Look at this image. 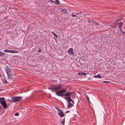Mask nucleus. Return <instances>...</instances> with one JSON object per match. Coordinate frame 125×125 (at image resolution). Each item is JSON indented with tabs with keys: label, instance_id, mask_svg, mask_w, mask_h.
<instances>
[{
	"label": "nucleus",
	"instance_id": "obj_28",
	"mask_svg": "<svg viewBox=\"0 0 125 125\" xmlns=\"http://www.w3.org/2000/svg\"><path fill=\"white\" fill-rule=\"evenodd\" d=\"M88 22L90 23L91 22V21L90 19H88Z\"/></svg>",
	"mask_w": 125,
	"mask_h": 125
},
{
	"label": "nucleus",
	"instance_id": "obj_2",
	"mask_svg": "<svg viewBox=\"0 0 125 125\" xmlns=\"http://www.w3.org/2000/svg\"><path fill=\"white\" fill-rule=\"evenodd\" d=\"M5 70L7 74L8 79L9 78L12 79H13V76L12 73V71L11 69L7 66L5 69Z\"/></svg>",
	"mask_w": 125,
	"mask_h": 125
},
{
	"label": "nucleus",
	"instance_id": "obj_12",
	"mask_svg": "<svg viewBox=\"0 0 125 125\" xmlns=\"http://www.w3.org/2000/svg\"><path fill=\"white\" fill-rule=\"evenodd\" d=\"M61 10L63 13L64 14H66L68 12V11L65 8H64L63 9H62Z\"/></svg>",
	"mask_w": 125,
	"mask_h": 125
},
{
	"label": "nucleus",
	"instance_id": "obj_36",
	"mask_svg": "<svg viewBox=\"0 0 125 125\" xmlns=\"http://www.w3.org/2000/svg\"><path fill=\"white\" fill-rule=\"evenodd\" d=\"M71 102L72 103H73V104H74V102L73 100H72V101H71Z\"/></svg>",
	"mask_w": 125,
	"mask_h": 125
},
{
	"label": "nucleus",
	"instance_id": "obj_38",
	"mask_svg": "<svg viewBox=\"0 0 125 125\" xmlns=\"http://www.w3.org/2000/svg\"><path fill=\"white\" fill-rule=\"evenodd\" d=\"M69 111H66V113H68L69 112Z\"/></svg>",
	"mask_w": 125,
	"mask_h": 125
},
{
	"label": "nucleus",
	"instance_id": "obj_1",
	"mask_svg": "<svg viewBox=\"0 0 125 125\" xmlns=\"http://www.w3.org/2000/svg\"><path fill=\"white\" fill-rule=\"evenodd\" d=\"M65 88L62 87L60 88V90L56 91V94L58 96H61L63 97V96H66L68 95V92H66L67 89V86Z\"/></svg>",
	"mask_w": 125,
	"mask_h": 125
},
{
	"label": "nucleus",
	"instance_id": "obj_30",
	"mask_svg": "<svg viewBox=\"0 0 125 125\" xmlns=\"http://www.w3.org/2000/svg\"><path fill=\"white\" fill-rule=\"evenodd\" d=\"M72 16L73 17H74V16H76L74 14H72Z\"/></svg>",
	"mask_w": 125,
	"mask_h": 125
},
{
	"label": "nucleus",
	"instance_id": "obj_21",
	"mask_svg": "<svg viewBox=\"0 0 125 125\" xmlns=\"http://www.w3.org/2000/svg\"><path fill=\"white\" fill-rule=\"evenodd\" d=\"M56 109L58 111V112H59L60 111H61L62 110L60 109V108H58V107H56Z\"/></svg>",
	"mask_w": 125,
	"mask_h": 125
},
{
	"label": "nucleus",
	"instance_id": "obj_17",
	"mask_svg": "<svg viewBox=\"0 0 125 125\" xmlns=\"http://www.w3.org/2000/svg\"><path fill=\"white\" fill-rule=\"evenodd\" d=\"M55 1L56 2H55V4H56L58 5H59L60 4L59 3H60V1L59 0H56Z\"/></svg>",
	"mask_w": 125,
	"mask_h": 125
},
{
	"label": "nucleus",
	"instance_id": "obj_31",
	"mask_svg": "<svg viewBox=\"0 0 125 125\" xmlns=\"http://www.w3.org/2000/svg\"><path fill=\"white\" fill-rule=\"evenodd\" d=\"M92 22L93 23H94V21H94L93 19H92Z\"/></svg>",
	"mask_w": 125,
	"mask_h": 125
},
{
	"label": "nucleus",
	"instance_id": "obj_37",
	"mask_svg": "<svg viewBox=\"0 0 125 125\" xmlns=\"http://www.w3.org/2000/svg\"><path fill=\"white\" fill-rule=\"evenodd\" d=\"M82 13V12H80L79 13H79V14H80Z\"/></svg>",
	"mask_w": 125,
	"mask_h": 125
},
{
	"label": "nucleus",
	"instance_id": "obj_25",
	"mask_svg": "<svg viewBox=\"0 0 125 125\" xmlns=\"http://www.w3.org/2000/svg\"><path fill=\"white\" fill-rule=\"evenodd\" d=\"M65 123V121L64 120H63L61 122V124H62L63 125H64Z\"/></svg>",
	"mask_w": 125,
	"mask_h": 125
},
{
	"label": "nucleus",
	"instance_id": "obj_13",
	"mask_svg": "<svg viewBox=\"0 0 125 125\" xmlns=\"http://www.w3.org/2000/svg\"><path fill=\"white\" fill-rule=\"evenodd\" d=\"M10 53H18V52L13 50H10Z\"/></svg>",
	"mask_w": 125,
	"mask_h": 125
},
{
	"label": "nucleus",
	"instance_id": "obj_22",
	"mask_svg": "<svg viewBox=\"0 0 125 125\" xmlns=\"http://www.w3.org/2000/svg\"><path fill=\"white\" fill-rule=\"evenodd\" d=\"M86 98L87 99V100H88V102L90 103H91L90 101V100H89V98L88 97V96L87 95H86Z\"/></svg>",
	"mask_w": 125,
	"mask_h": 125
},
{
	"label": "nucleus",
	"instance_id": "obj_6",
	"mask_svg": "<svg viewBox=\"0 0 125 125\" xmlns=\"http://www.w3.org/2000/svg\"><path fill=\"white\" fill-rule=\"evenodd\" d=\"M72 92H68V95H67V96H66V97H64L65 99L68 101V102H70L72 101V100L70 96L72 94Z\"/></svg>",
	"mask_w": 125,
	"mask_h": 125
},
{
	"label": "nucleus",
	"instance_id": "obj_24",
	"mask_svg": "<svg viewBox=\"0 0 125 125\" xmlns=\"http://www.w3.org/2000/svg\"><path fill=\"white\" fill-rule=\"evenodd\" d=\"M94 23H95L96 25H99V23L97 22H96L95 21H94Z\"/></svg>",
	"mask_w": 125,
	"mask_h": 125
},
{
	"label": "nucleus",
	"instance_id": "obj_34",
	"mask_svg": "<svg viewBox=\"0 0 125 125\" xmlns=\"http://www.w3.org/2000/svg\"><path fill=\"white\" fill-rule=\"evenodd\" d=\"M81 74V73H78V74L79 75H80Z\"/></svg>",
	"mask_w": 125,
	"mask_h": 125
},
{
	"label": "nucleus",
	"instance_id": "obj_11",
	"mask_svg": "<svg viewBox=\"0 0 125 125\" xmlns=\"http://www.w3.org/2000/svg\"><path fill=\"white\" fill-rule=\"evenodd\" d=\"M116 23H114L112 24L111 26V27L113 28H115L116 27Z\"/></svg>",
	"mask_w": 125,
	"mask_h": 125
},
{
	"label": "nucleus",
	"instance_id": "obj_23",
	"mask_svg": "<svg viewBox=\"0 0 125 125\" xmlns=\"http://www.w3.org/2000/svg\"><path fill=\"white\" fill-rule=\"evenodd\" d=\"M19 115V113H16L15 114V115L16 116H18Z\"/></svg>",
	"mask_w": 125,
	"mask_h": 125
},
{
	"label": "nucleus",
	"instance_id": "obj_3",
	"mask_svg": "<svg viewBox=\"0 0 125 125\" xmlns=\"http://www.w3.org/2000/svg\"><path fill=\"white\" fill-rule=\"evenodd\" d=\"M62 85L60 84L57 86L56 87V85H55V86L52 85L49 86L48 88L49 89L52 90V92L56 91L57 90H60L62 87Z\"/></svg>",
	"mask_w": 125,
	"mask_h": 125
},
{
	"label": "nucleus",
	"instance_id": "obj_9",
	"mask_svg": "<svg viewBox=\"0 0 125 125\" xmlns=\"http://www.w3.org/2000/svg\"><path fill=\"white\" fill-rule=\"evenodd\" d=\"M58 114L60 117H63L64 116V115H64L63 112H62V110L59 112H58Z\"/></svg>",
	"mask_w": 125,
	"mask_h": 125
},
{
	"label": "nucleus",
	"instance_id": "obj_4",
	"mask_svg": "<svg viewBox=\"0 0 125 125\" xmlns=\"http://www.w3.org/2000/svg\"><path fill=\"white\" fill-rule=\"evenodd\" d=\"M4 99L5 98L4 97H0V103L3 106V108L6 109L8 108V106L6 104V101L4 100Z\"/></svg>",
	"mask_w": 125,
	"mask_h": 125
},
{
	"label": "nucleus",
	"instance_id": "obj_19",
	"mask_svg": "<svg viewBox=\"0 0 125 125\" xmlns=\"http://www.w3.org/2000/svg\"><path fill=\"white\" fill-rule=\"evenodd\" d=\"M10 50H8L7 49L5 50L3 52H9L10 53Z\"/></svg>",
	"mask_w": 125,
	"mask_h": 125
},
{
	"label": "nucleus",
	"instance_id": "obj_7",
	"mask_svg": "<svg viewBox=\"0 0 125 125\" xmlns=\"http://www.w3.org/2000/svg\"><path fill=\"white\" fill-rule=\"evenodd\" d=\"M123 23L122 22H120L117 24V25L119 27V28L120 31H122V30L121 29V26L123 25Z\"/></svg>",
	"mask_w": 125,
	"mask_h": 125
},
{
	"label": "nucleus",
	"instance_id": "obj_18",
	"mask_svg": "<svg viewBox=\"0 0 125 125\" xmlns=\"http://www.w3.org/2000/svg\"><path fill=\"white\" fill-rule=\"evenodd\" d=\"M94 77L95 78H101V76H100V75H98L95 76H94Z\"/></svg>",
	"mask_w": 125,
	"mask_h": 125
},
{
	"label": "nucleus",
	"instance_id": "obj_8",
	"mask_svg": "<svg viewBox=\"0 0 125 125\" xmlns=\"http://www.w3.org/2000/svg\"><path fill=\"white\" fill-rule=\"evenodd\" d=\"M69 54L70 55L73 54L74 53L73 52V50L72 48H70L67 51Z\"/></svg>",
	"mask_w": 125,
	"mask_h": 125
},
{
	"label": "nucleus",
	"instance_id": "obj_39",
	"mask_svg": "<svg viewBox=\"0 0 125 125\" xmlns=\"http://www.w3.org/2000/svg\"><path fill=\"white\" fill-rule=\"evenodd\" d=\"M63 120H64V121H65V118H64L63 119Z\"/></svg>",
	"mask_w": 125,
	"mask_h": 125
},
{
	"label": "nucleus",
	"instance_id": "obj_26",
	"mask_svg": "<svg viewBox=\"0 0 125 125\" xmlns=\"http://www.w3.org/2000/svg\"><path fill=\"white\" fill-rule=\"evenodd\" d=\"M50 2H51L55 3V1H53V0H50Z\"/></svg>",
	"mask_w": 125,
	"mask_h": 125
},
{
	"label": "nucleus",
	"instance_id": "obj_15",
	"mask_svg": "<svg viewBox=\"0 0 125 125\" xmlns=\"http://www.w3.org/2000/svg\"><path fill=\"white\" fill-rule=\"evenodd\" d=\"M5 54H6L5 53L0 51V57L4 56Z\"/></svg>",
	"mask_w": 125,
	"mask_h": 125
},
{
	"label": "nucleus",
	"instance_id": "obj_20",
	"mask_svg": "<svg viewBox=\"0 0 125 125\" xmlns=\"http://www.w3.org/2000/svg\"><path fill=\"white\" fill-rule=\"evenodd\" d=\"M121 20H120V19H118L116 20L115 22L114 23H115L117 24V23L119 21H121Z\"/></svg>",
	"mask_w": 125,
	"mask_h": 125
},
{
	"label": "nucleus",
	"instance_id": "obj_5",
	"mask_svg": "<svg viewBox=\"0 0 125 125\" xmlns=\"http://www.w3.org/2000/svg\"><path fill=\"white\" fill-rule=\"evenodd\" d=\"M22 98V97L21 96H16L12 98L11 101L12 102L16 103L19 101H21Z\"/></svg>",
	"mask_w": 125,
	"mask_h": 125
},
{
	"label": "nucleus",
	"instance_id": "obj_14",
	"mask_svg": "<svg viewBox=\"0 0 125 125\" xmlns=\"http://www.w3.org/2000/svg\"><path fill=\"white\" fill-rule=\"evenodd\" d=\"M73 104H71L70 102H68L67 107L68 108L71 107L72 106H73Z\"/></svg>",
	"mask_w": 125,
	"mask_h": 125
},
{
	"label": "nucleus",
	"instance_id": "obj_33",
	"mask_svg": "<svg viewBox=\"0 0 125 125\" xmlns=\"http://www.w3.org/2000/svg\"><path fill=\"white\" fill-rule=\"evenodd\" d=\"M38 51L39 52H41V50L39 49L38 50Z\"/></svg>",
	"mask_w": 125,
	"mask_h": 125
},
{
	"label": "nucleus",
	"instance_id": "obj_16",
	"mask_svg": "<svg viewBox=\"0 0 125 125\" xmlns=\"http://www.w3.org/2000/svg\"><path fill=\"white\" fill-rule=\"evenodd\" d=\"M3 82L4 84H7L9 83L7 81V80L5 79H4L3 80Z\"/></svg>",
	"mask_w": 125,
	"mask_h": 125
},
{
	"label": "nucleus",
	"instance_id": "obj_35",
	"mask_svg": "<svg viewBox=\"0 0 125 125\" xmlns=\"http://www.w3.org/2000/svg\"><path fill=\"white\" fill-rule=\"evenodd\" d=\"M75 14H76V15H78V14H79V13H75Z\"/></svg>",
	"mask_w": 125,
	"mask_h": 125
},
{
	"label": "nucleus",
	"instance_id": "obj_27",
	"mask_svg": "<svg viewBox=\"0 0 125 125\" xmlns=\"http://www.w3.org/2000/svg\"><path fill=\"white\" fill-rule=\"evenodd\" d=\"M81 74L83 75H86V73H81Z\"/></svg>",
	"mask_w": 125,
	"mask_h": 125
},
{
	"label": "nucleus",
	"instance_id": "obj_29",
	"mask_svg": "<svg viewBox=\"0 0 125 125\" xmlns=\"http://www.w3.org/2000/svg\"><path fill=\"white\" fill-rule=\"evenodd\" d=\"M109 82H109L108 81H104L103 82V83H109Z\"/></svg>",
	"mask_w": 125,
	"mask_h": 125
},
{
	"label": "nucleus",
	"instance_id": "obj_40",
	"mask_svg": "<svg viewBox=\"0 0 125 125\" xmlns=\"http://www.w3.org/2000/svg\"><path fill=\"white\" fill-rule=\"evenodd\" d=\"M120 20H122V19L121 18L119 19Z\"/></svg>",
	"mask_w": 125,
	"mask_h": 125
},
{
	"label": "nucleus",
	"instance_id": "obj_10",
	"mask_svg": "<svg viewBox=\"0 0 125 125\" xmlns=\"http://www.w3.org/2000/svg\"><path fill=\"white\" fill-rule=\"evenodd\" d=\"M51 33L55 37L54 38L55 39H56L58 37V36L53 31H52L51 32Z\"/></svg>",
	"mask_w": 125,
	"mask_h": 125
},
{
	"label": "nucleus",
	"instance_id": "obj_32",
	"mask_svg": "<svg viewBox=\"0 0 125 125\" xmlns=\"http://www.w3.org/2000/svg\"><path fill=\"white\" fill-rule=\"evenodd\" d=\"M120 31L122 33H124V35H125V32H124V31Z\"/></svg>",
	"mask_w": 125,
	"mask_h": 125
}]
</instances>
